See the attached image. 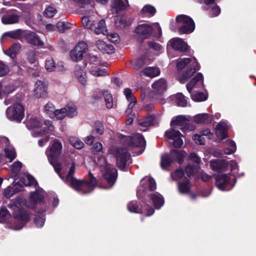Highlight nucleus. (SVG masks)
<instances>
[{
	"label": "nucleus",
	"instance_id": "a18cd8bd",
	"mask_svg": "<svg viewBox=\"0 0 256 256\" xmlns=\"http://www.w3.org/2000/svg\"><path fill=\"white\" fill-rule=\"evenodd\" d=\"M55 110L56 108L52 103L48 102L44 106V112L50 118H54Z\"/></svg>",
	"mask_w": 256,
	"mask_h": 256
},
{
	"label": "nucleus",
	"instance_id": "ea45409f",
	"mask_svg": "<svg viewBox=\"0 0 256 256\" xmlns=\"http://www.w3.org/2000/svg\"><path fill=\"white\" fill-rule=\"evenodd\" d=\"M20 49V45L18 44V42L17 44H14L12 45V47L8 48L6 51L4 52V54L11 58H14L16 56L18 52H19Z\"/></svg>",
	"mask_w": 256,
	"mask_h": 256
},
{
	"label": "nucleus",
	"instance_id": "ddd939ff",
	"mask_svg": "<svg viewBox=\"0 0 256 256\" xmlns=\"http://www.w3.org/2000/svg\"><path fill=\"white\" fill-rule=\"evenodd\" d=\"M232 179L231 177H228V176L226 174H218L216 178V185L218 189L221 190H229L233 188L234 184H232L230 182V180Z\"/></svg>",
	"mask_w": 256,
	"mask_h": 256
},
{
	"label": "nucleus",
	"instance_id": "f704fd0d",
	"mask_svg": "<svg viewBox=\"0 0 256 256\" xmlns=\"http://www.w3.org/2000/svg\"><path fill=\"white\" fill-rule=\"evenodd\" d=\"M150 198L154 204V206L156 208H160L162 206L164 200L162 195L159 194H152L150 196Z\"/></svg>",
	"mask_w": 256,
	"mask_h": 256
},
{
	"label": "nucleus",
	"instance_id": "4c0bfd02",
	"mask_svg": "<svg viewBox=\"0 0 256 256\" xmlns=\"http://www.w3.org/2000/svg\"><path fill=\"white\" fill-rule=\"evenodd\" d=\"M21 182L23 183L24 186H35L38 185V183L34 178L30 175L29 174H24L22 177Z\"/></svg>",
	"mask_w": 256,
	"mask_h": 256
},
{
	"label": "nucleus",
	"instance_id": "864d4df0",
	"mask_svg": "<svg viewBox=\"0 0 256 256\" xmlns=\"http://www.w3.org/2000/svg\"><path fill=\"white\" fill-rule=\"evenodd\" d=\"M16 89V86L12 84H4L2 93L5 94L6 96H8L9 94L12 93Z\"/></svg>",
	"mask_w": 256,
	"mask_h": 256
},
{
	"label": "nucleus",
	"instance_id": "e433bc0d",
	"mask_svg": "<svg viewBox=\"0 0 256 256\" xmlns=\"http://www.w3.org/2000/svg\"><path fill=\"white\" fill-rule=\"evenodd\" d=\"M227 163L225 160H214L210 162V167L215 170H222L226 168Z\"/></svg>",
	"mask_w": 256,
	"mask_h": 256
},
{
	"label": "nucleus",
	"instance_id": "680f3d73",
	"mask_svg": "<svg viewBox=\"0 0 256 256\" xmlns=\"http://www.w3.org/2000/svg\"><path fill=\"white\" fill-rule=\"evenodd\" d=\"M142 12L143 14L147 16L154 15L156 12V9L152 6L150 5H146L144 6L142 10Z\"/></svg>",
	"mask_w": 256,
	"mask_h": 256
},
{
	"label": "nucleus",
	"instance_id": "bf43d9fd",
	"mask_svg": "<svg viewBox=\"0 0 256 256\" xmlns=\"http://www.w3.org/2000/svg\"><path fill=\"white\" fill-rule=\"evenodd\" d=\"M22 164L20 162L16 161L11 166V172L14 176H16L21 170Z\"/></svg>",
	"mask_w": 256,
	"mask_h": 256
},
{
	"label": "nucleus",
	"instance_id": "a878e982",
	"mask_svg": "<svg viewBox=\"0 0 256 256\" xmlns=\"http://www.w3.org/2000/svg\"><path fill=\"white\" fill-rule=\"evenodd\" d=\"M96 46L104 54H112L114 51V46L110 44H106V42L100 40H98L96 42Z\"/></svg>",
	"mask_w": 256,
	"mask_h": 256
},
{
	"label": "nucleus",
	"instance_id": "cd10ccee",
	"mask_svg": "<svg viewBox=\"0 0 256 256\" xmlns=\"http://www.w3.org/2000/svg\"><path fill=\"white\" fill-rule=\"evenodd\" d=\"M102 66H96L94 68L90 69V74L96 76L108 75V72L106 69L107 64L106 62H102Z\"/></svg>",
	"mask_w": 256,
	"mask_h": 256
},
{
	"label": "nucleus",
	"instance_id": "6e6552de",
	"mask_svg": "<svg viewBox=\"0 0 256 256\" xmlns=\"http://www.w3.org/2000/svg\"><path fill=\"white\" fill-rule=\"evenodd\" d=\"M96 162L99 166L106 168L104 176L108 184L111 186H113L116 180L117 170L116 168L108 166L107 164L106 158L104 156L98 158Z\"/></svg>",
	"mask_w": 256,
	"mask_h": 256
},
{
	"label": "nucleus",
	"instance_id": "7c9ffc66",
	"mask_svg": "<svg viewBox=\"0 0 256 256\" xmlns=\"http://www.w3.org/2000/svg\"><path fill=\"white\" fill-rule=\"evenodd\" d=\"M212 116L206 113L196 114L193 118L194 121L198 124H208L212 121Z\"/></svg>",
	"mask_w": 256,
	"mask_h": 256
},
{
	"label": "nucleus",
	"instance_id": "13d9d810",
	"mask_svg": "<svg viewBox=\"0 0 256 256\" xmlns=\"http://www.w3.org/2000/svg\"><path fill=\"white\" fill-rule=\"evenodd\" d=\"M209 13L212 16H216L220 12V9L218 6L213 4L208 8Z\"/></svg>",
	"mask_w": 256,
	"mask_h": 256
},
{
	"label": "nucleus",
	"instance_id": "c9c22d12",
	"mask_svg": "<svg viewBox=\"0 0 256 256\" xmlns=\"http://www.w3.org/2000/svg\"><path fill=\"white\" fill-rule=\"evenodd\" d=\"M2 22L4 24H12L18 22L19 16L16 14H6L1 18Z\"/></svg>",
	"mask_w": 256,
	"mask_h": 256
},
{
	"label": "nucleus",
	"instance_id": "4468645a",
	"mask_svg": "<svg viewBox=\"0 0 256 256\" xmlns=\"http://www.w3.org/2000/svg\"><path fill=\"white\" fill-rule=\"evenodd\" d=\"M1 143L5 146L4 152L6 158L9 159V162H12L16 156V152L12 146L10 145L9 140L6 137L0 138Z\"/></svg>",
	"mask_w": 256,
	"mask_h": 256
},
{
	"label": "nucleus",
	"instance_id": "0e129e2a",
	"mask_svg": "<svg viewBox=\"0 0 256 256\" xmlns=\"http://www.w3.org/2000/svg\"><path fill=\"white\" fill-rule=\"evenodd\" d=\"M56 12L57 10L54 8L52 7V6H49V7L45 10L44 14L46 16L52 18Z\"/></svg>",
	"mask_w": 256,
	"mask_h": 256
},
{
	"label": "nucleus",
	"instance_id": "1a4fd4ad",
	"mask_svg": "<svg viewBox=\"0 0 256 256\" xmlns=\"http://www.w3.org/2000/svg\"><path fill=\"white\" fill-rule=\"evenodd\" d=\"M186 154V152L182 150H172L170 154H162L160 162L162 168H164L169 166L174 159L178 160V162H180Z\"/></svg>",
	"mask_w": 256,
	"mask_h": 256
},
{
	"label": "nucleus",
	"instance_id": "aec40b11",
	"mask_svg": "<svg viewBox=\"0 0 256 256\" xmlns=\"http://www.w3.org/2000/svg\"><path fill=\"white\" fill-rule=\"evenodd\" d=\"M94 12L92 11H88L86 12L85 16L82 18V26L87 28L90 30L94 29L95 20Z\"/></svg>",
	"mask_w": 256,
	"mask_h": 256
},
{
	"label": "nucleus",
	"instance_id": "5701e85b",
	"mask_svg": "<svg viewBox=\"0 0 256 256\" xmlns=\"http://www.w3.org/2000/svg\"><path fill=\"white\" fill-rule=\"evenodd\" d=\"M152 87L154 93L157 94H161L166 90L167 84L164 79L160 78L154 82L152 85Z\"/></svg>",
	"mask_w": 256,
	"mask_h": 256
},
{
	"label": "nucleus",
	"instance_id": "052dcab7",
	"mask_svg": "<svg viewBox=\"0 0 256 256\" xmlns=\"http://www.w3.org/2000/svg\"><path fill=\"white\" fill-rule=\"evenodd\" d=\"M66 108L64 107L60 109H56L55 112L54 114V118L57 120H62L66 116Z\"/></svg>",
	"mask_w": 256,
	"mask_h": 256
},
{
	"label": "nucleus",
	"instance_id": "423d86ee",
	"mask_svg": "<svg viewBox=\"0 0 256 256\" xmlns=\"http://www.w3.org/2000/svg\"><path fill=\"white\" fill-rule=\"evenodd\" d=\"M6 116L10 120L20 122L24 116V107L20 103L14 104L6 110Z\"/></svg>",
	"mask_w": 256,
	"mask_h": 256
},
{
	"label": "nucleus",
	"instance_id": "6e6d98bb",
	"mask_svg": "<svg viewBox=\"0 0 256 256\" xmlns=\"http://www.w3.org/2000/svg\"><path fill=\"white\" fill-rule=\"evenodd\" d=\"M153 121V118H152V116H149V117H146L143 119H140L138 124L140 126L145 128L152 124Z\"/></svg>",
	"mask_w": 256,
	"mask_h": 256
},
{
	"label": "nucleus",
	"instance_id": "79ce46f5",
	"mask_svg": "<svg viewBox=\"0 0 256 256\" xmlns=\"http://www.w3.org/2000/svg\"><path fill=\"white\" fill-rule=\"evenodd\" d=\"M178 187L180 194H186L190 192V184L188 180L184 182L178 183Z\"/></svg>",
	"mask_w": 256,
	"mask_h": 256
},
{
	"label": "nucleus",
	"instance_id": "c03bdc74",
	"mask_svg": "<svg viewBox=\"0 0 256 256\" xmlns=\"http://www.w3.org/2000/svg\"><path fill=\"white\" fill-rule=\"evenodd\" d=\"M66 108V116L70 118H73L78 114V110L74 105H67L64 106Z\"/></svg>",
	"mask_w": 256,
	"mask_h": 256
},
{
	"label": "nucleus",
	"instance_id": "774afa93",
	"mask_svg": "<svg viewBox=\"0 0 256 256\" xmlns=\"http://www.w3.org/2000/svg\"><path fill=\"white\" fill-rule=\"evenodd\" d=\"M94 130L97 134H102L104 133V124L100 122H96L94 123Z\"/></svg>",
	"mask_w": 256,
	"mask_h": 256
},
{
	"label": "nucleus",
	"instance_id": "412c9836",
	"mask_svg": "<svg viewBox=\"0 0 256 256\" xmlns=\"http://www.w3.org/2000/svg\"><path fill=\"white\" fill-rule=\"evenodd\" d=\"M128 6V0H112L111 10L113 14H117L124 10Z\"/></svg>",
	"mask_w": 256,
	"mask_h": 256
},
{
	"label": "nucleus",
	"instance_id": "69168bd1",
	"mask_svg": "<svg viewBox=\"0 0 256 256\" xmlns=\"http://www.w3.org/2000/svg\"><path fill=\"white\" fill-rule=\"evenodd\" d=\"M192 139L197 144H199L200 145H204L206 142V139L201 134H196L192 137Z\"/></svg>",
	"mask_w": 256,
	"mask_h": 256
},
{
	"label": "nucleus",
	"instance_id": "8fccbe9b",
	"mask_svg": "<svg viewBox=\"0 0 256 256\" xmlns=\"http://www.w3.org/2000/svg\"><path fill=\"white\" fill-rule=\"evenodd\" d=\"M56 64L52 58H48L46 60L45 68L49 72H54Z\"/></svg>",
	"mask_w": 256,
	"mask_h": 256
},
{
	"label": "nucleus",
	"instance_id": "de8ad7c7",
	"mask_svg": "<svg viewBox=\"0 0 256 256\" xmlns=\"http://www.w3.org/2000/svg\"><path fill=\"white\" fill-rule=\"evenodd\" d=\"M89 62L92 65L90 69L95 68L96 66H100L102 64L100 58L97 55H90Z\"/></svg>",
	"mask_w": 256,
	"mask_h": 256
},
{
	"label": "nucleus",
	"instance_id": "39448f33",
	"mask_svg": "<svg viewBox=\"0 0 256 256\" xmlns=\"http://www.w3.org/2000/svg\"><path fill=\"white\" fill-rule=\"evenodd\" d=\"M108 154L116 156L118 168L121 170H125L126 163L130 158L127 148H123L120 146L116 148L114 146L109 150Z\"/></svg>",
	"mask_w": 256,
	"mask_h": 256
},
{
	"label": "nucleus",
	"instance_id": "c85d7f7f",
	"mask_svg": "<svg viewBox=\"0 0 256 256\" xmlns=\"http://www.w3.org/2000/svg\"><path fill=\"white\" fill-rule=\"evenodd\" d=\"M75 76L78 80L82 84H86L87 82V78L86 70L83 66H76L74 70Z\"/></svg>",
	"mask_w": 256,
	"mask_h": 256
},
{
	"label": "nucleus",
	"instance_id": "58836bf2",
	"mask_svg": "<svg viewBox=\"0 0 256 256\" xmlns=\"http://www.w3.org/2000/svg\"><path fill=\"white\" fill-rule=\"evenodd\" d=\"M104 99L106 103V106L108 108L114 107V100L111 93L108 90H104Z\"/></svg>",
	"mask_w": 256,
	"mask_h": 256
},
{
	"label": "nucleus",
	"instance_id": "f8f14e48",
	"mask_svg": "<svg viewBox=\"0 0 256 256\" xmlns=\"http://www.w3.org/2000/svg\"><path fill=\"white\" fill-rule=\"evenodd\" d=\"M88 50V46L85 42H80L70 52V58L72 60L78 62L83 58V54Z\"/></svg>",
	"mask_w": 256,
	"mask_h": 256
},
{
	"label": "nucleus",
	"instance_id": "f257e3e1",
	"mask_svg": "<svg viewBox=\"0 0 256 256\" xmlns=\"http://www.w3.org/2000/svg\"><path fill=\"white\" fill-rule=\"evenodd\" d=\"M62 149V143L60 140L56 139L54 140L51 146H48L46 152L50 163L52 164L56 172L64 180L65 182L72 186L76 190L84 194H88V192L92 191L96 184L95 178L90 172L89 173V176L90 180L88 182L74 178L73 176V174L75 171L74 163L71 164L69 172L66 178H64L61 176L60 170L62 168V165L58 162L54 161V158H58L60 155Z\"/></svg>",
	"mask_w": 256,
	"mask_h": 256
},
{
	"label": "nucleus",
	"instance_id": "dca6fc26",
	"mask_svg": "<svg viewBox=\"0 0 256 256\" xmlns=\"http://www.w3.org/2000/svg\"><path fill=\"white\" fill-rule=\"evenodd\" d=\"M44 199V192L42 189L31 192L29 196L28 206L33 208L36 204H42Z\"/></svg>",
	"mask_w": 256,
	"mask_h": 256
},
{
	"label": "nucleus",
	"instance_id": "9d476101",
	"mask_svg": "<svg viewBox=\"0 0 256 256\" xmlns=\"http://www.w3.org/2000/svg\"><path fill=\"white\" fill-rule=\"evenodd\" d=\"M122 142L125 145H128V147H140L142 153L144 149L146 142L142 134H136L133 136H124Z\"/></svg>",
	"mask_w": 256,
	"mask_h": 256
},
{
	"label": "nucleus",
	"instance_id": "473e14b6",
	"mask_svg": "<svg viewBox=\"0 0 256 256\" xmlns=\"http://www.w3.org/2000/svg\"><path fill=\"white\" fill-rule=\"evenodd\" d=\"M160 73V70L158 67H146L142 70L140 74L149 76L150 78H154L158 76Z\"/></svg>",
	"mask_w": 256,
	"mask_h": 256
},
{
	"label": "nucleus",
	"instance_id": "f03ea898",
	"mask_svg": "<svg viewBox=\"0 0 256 256\" xmlns=\"http://www.w3.org/2000/svg\"><path fill=\"white\" fill-rule=\"evenodd\" d=\"M26 126L29 130H34L32 134L34 137L44 136L54 130L52 122L50 120H44L40 116L28 114L24 122Z\"/></svg>",
	"mask_w": 256,
	"mask_h": 256
},
{
	"label": "nucleus",
	"instance_id": "e2e57ef3",
	"mask_svg": "<svg viewBox=\"0 0 256 256\" xmlns=\"http://www.w3.org/2000/svg\"><path fill=\"white\" fill-rule=\"evenodd\" d=\"M198 169L196 165L194 166H190V164L188 165L186 168V172L188 176L190 177L196 173L198 172Z\"/></svg>",
	"mask_w": 256,
	"mask_h": 256
},
{
	"label": "nucleus",
	"instance_id": "20e7f679",
	"mask_svg": "<svg viewBox=\"0 0 256 256\" xmlns=\"http://www.w3.org/2000/svg\"><path fill=\"white\" fill-rule=\"evenodd\" d=\"M18 202H17L16 203H10L8 204V206L12 210H14L16 213L14 214V218H12L13 224L11 226V228L13 230H18L24 227L26 222L30 220V216L27 213H23L20 208L18 206Z\"/></svg>",
	"mask_w": 256,
	"mask_h": 256
},
{
	"label": "nucleus",
	"instance_id": "49530a36",
	"mask_svg": "<svg viewBox=\"0 0 256 256\" xmlns=\"http://www.w3.org/2000/svg\"><path fill=\"white\" fill-rule=\"evenodd\" d=\"M94 32L96 34H102L104 35L106 34L107 31L104 20H100L98 24V26L96 28L94 27Z\"/></svg>",
	"mask_w": 256,
	"mask_h": 256
},
{
	"label": "nucleus",
	"instance_id": "4be33fe9",
	"mask_svg": "<svg viewBox=\"0 0 256 256\" xmlns=\"http://www.w3.org/2000/svg\"><path fill=\"white\" fill-rule=\"evenodd\" d=\"M170 43L172 48L180 52H186L188 48L186 42L180 38H172L170 40Z\"/></svg>",
	"mask_w": 256,
	"mask_h": 256
},
{
	"label": "nucleus",
	"instance_id": "3c124183",
	"mask_svg": "<svg viewBox=\"0 0 256 256\" xmlns=\"http://www.w3.org/2000/svg\"><path fill=\"white\" fill-rule=\"evenodd\" d=\"M70 142L72 146L78 149L83 148L84 146V143L77 137H70Z\"/></svg>",
	"mask_w": 256,
	"mask_h": 256
},
{
	"label": "nucleus",
	"instance_id": "338daca9",
	"mask_svg": "<svg viewBox=\"0 0 256 256\" xmlns=\"http://www.w3.org/2000/svg\"><path fill=\"white\" fill-rule=\"evenodd\" d=\"M184 174V172L183 170L178 169L171 174V176L172 179L174 180H178V179H180Z\"/></svg>",
	"mask_w": 256,
	"mask_h": 256
},
{
	"label": "nucleus",
	"instance_id": "393cba45",
	"mask_svg": "<svg viewBox=\"0 0 256 256\" xmlns=\"http://www.w3.org/2000/svg\"><path fill=\"white\" fill-rule=\"evenodd\" d=\"M26 36V40L31 44L37 47L42 48L44 45V42L36 33L34 32H30Z\"/></svg>",
	"mask_w": 256,
	"mask_h": 256
},
{
	"label": "nucleus",
	"instance_id": "6ab92c4d",
	"mask_svg": "<svg viewBox=\"0 0 256 256\" xmlns=\"http://www.w3.org/2000/svg\"><path fill=\"white\" fill-rule=\"evenodd\" d=\"M128 208L129 211L131 212L134 213H144L146 216H150L154 212V210L152 207H149L148 209H144L141 210L136 205V202L132 201L130 202L128 204Z\"/></svg>",
	"mask_w": 256,
	"mask_h": 256
},
{
	"label": "nucleus",
	"instance_id": "09e8293b",
	"mask_svg": "<svg viewBox=\"0 0 256 256\" xmlns=\"http://www.w3.org/2000/svg\"><path fill=\"white\" fill-rule=\"evenodd\" d=\"M226 144L230 148H227L225 150L224 152V154H231L236 151V143L234 141L230 140H226Z\"/></svg>",
	"mask_w": 256,
	"mask_h": 256
},
{
	"label": "nucleus",
	"instance_id": "37998d69",
	"mask_svg": "<svg viewBox=\"0 0 256 256\" xmlns=\"http://www.w3.org/2000/svg\"><path fill=\"white\" fill-rule=\"evenodd\" d=\"M188 118H186V116H178L176 118H172L170 122V126H182L185 124L186 120H188Z\"/></svg>",
	"mask_w": 256,
	"mask_h": 256
},
{
	"label": "nucleus",
	"instance_id": "2f4dec72",
	"mask_svg": "<svg viewBox=\"0 0 256 256\" xmlns=\"http://www.w3.org/2000/svg\"><path fill=\"white\" fill-rule=\"evenodd\" d=\"M25 35L26 32L24 30L18 29L4 33L1 38H3L4 37L8 36L12 38L19 39L22 38V37L24 36Z\"/></svg>",
	"mask_w": 256,
	"mask_h": 256
},
{
	"label": "nucleus",
	"instance_id": "9b49d317",
	"mask_svg": "<svg viewBox=\"0 0 256 256\" xmlns=\"http://www.w3.org/2000/svg\"><path fill=\"white\" fill-rule=\"evenodd\" d=\"M156 188V183L154 179L150 176L144 177V178L141 180L140 185L137 190V195L138 197H142L148 188L150 190L153 191Z\"/></svg>",
	"mask_w": 256,
	"mask_h": 256
},
{
	"label": "nucleus",
	"instance_id": "f3484780",
	"mask_svg": "<svg viewBox=\"0 0 256 256\" xmlns=\"http://www.w3.org/2000/svg\"><path fill=\"white\" fill-rule=\"evenodd\" d=\"M48 94V84L46 82L38 80L34 87V96L39 98L46 96Z\"/></svg>",
	"mask_w": 256,
	"mask_h": 256
},
{
	"label": "nucleus",
	"instance_id": "72a5a7b5",
	"mask_svg": "<svg viewBox=\"0 0 256 256\" xmlns=\"http://www.w3.org/2000/svg\"><path fill=\"white\" fill-rule=\"evenodd\" d=\"M171 98L174 102L176 104L177 106H187V100L182 94L178 93L172 96Z\"/></svg>",
	"mask_w": 256,
	"mask_h": 256
},
{
	"label": "nucleus",
	"instance_id": "a19ab883",
	"mask_svg": "<svg viewBox=\"0 0 256 256\" xmlns=\"http://www.w3.org/2000/svg\"><path fill=\"white\" fill-rule=\"evenodd\" d=\"M21 184L20 183H16L13 187H8L4 191V194L6 198H10L16 192L21 190Z\"/></svg>",
	"mask_w": 256,
	"mask_h": 256
},
{
	"label": "nucleus",
	"instance_id": "b1692460",
	"mask_svg": "<svg viewBox=\"0 0 256 256\" xmlns=\"http://www.w3.org/2000/svg\"><path fill=\"white\" fill-rule=\"evenodd\" d=\"M204 82L203 75L200 72L198 73L188 84L186 86L187 90L191 93V90L194 88L200 86Z\"/></svg>",
	"mask_w": 256,
	"mask_h": 256
},
{
	"label": "nucleus",
	"instance_id": "2eb2a0df",
	"mask_svg": "<svg viewBox=\"0 0 256 256\" xmlns=\"http://www.w3.org/2000/svg\"><path fill=\"white\" fill-rule=\"evenodd\" d=\"M165 134L166 136L174 141L173 145L175 147H180L183 144L182 134L180 131L172 129L166 131Z\"/></svg>",
	"mask_w": 256,
	"mask_h": 256
},
{
	"label": "nucleus",
	"instance_id": "a211bd4d",
	"mask_svg": "<svg viewBox=\"0 0 256 256\" xmlns=\"http://www.w3.org/2000/svg\"><path fill=\"white\" fill-rule=\"evenodd\" d=\"M153 28L146 24H141L136 28L134 32L144 38H147L152 35Z\"/></svg>",
	"mask_w": 256,
	"mask_h": 256
},
{
	"label": "nucleus",
	"instance_id": "603ef678",
	"mask_svg": "<svg viewBox=\"0 0 256 256\" xmlns=\"http://www.w3.org/2000/svg\"><path fill=\"white\" fill-rule=\"evenodd\" d=\"M10 216V214L7 208L6 207H1L0 210V222H6Z\"/></svg>",
	"mask_w": 256,
	"mask_h": 256
},
{
	"label": "nucleus",
	"instance_id": "5fc2aeb1",
	"mask_svg": "<svg viewBox=\"0 0 256 256\" xmlns=\"http://www.w3.org/2000/svg\"><path fill=\"white\" fill-rule=\"evenodd\" d=\"M72 28V24L67 22H60L57 23L56 28L60 32H65L66 30L70 29Z\"/></svg>",
	"mask_w": 256,
	"mask_h": 256
},
{
	"label": "nucleus",
	"instance_id": "bb28decb",
	"mask_svg": "<svg viewBox=\"0 0 256 256\" xmlns=\"http://www.w3.org/2000/svg\"><path fill=\"white\" fill-rule=\"evenodd\" d=\"M133 20L132 18L124 16V15H118L115 18L116 26L119 28L128 26L132 24Z\"/></svg>",
	"mask_w": 256,
	"mask_h": 256
},
{
	"label": "nucleus",
	"instance_id": "c756f323",
	"mask_svg": "<svg viewBox=\"0 0 256 256\" xmlns=\"http://www.w3.org/2000/svg\"><path fill=\"white\" fill-rule=\"evenodd\" d=\"M228 126L224 122H221L216 128V134L220 140H224L227 137Z\"/></svg>",
	"mask_w": 256,
	"mask_h": 256
},
{
	"label": "nucleus",
	"instance_id": "7ed1b4c3",
	"mask_svg": "<svg viewBox=\"0 0 256 256\" xmlns=\"http://www.w3.org/2000/svg\"><path fill=\"white\" fill-rule=\"evenodd\" d=\"M176 66L178 69H182L186 66V70L179 78L180 82L182 84L187 82L200 68L199 64L194 57L180 58L176 60Z\"/></svg>",
	"mask_w": 256,
	"mask_h": 256
},
{
	"label": "nucleus",
	"instance_id": "0eeeda50",
	"mask_svg": "<svg viewBox=\"0 0 256 256\" xmlns=\"http://www.w3.org/2000/svg\"><path fill=\"white\" fill-rule=\"evenodd\" d=\"M176 20L178 25L180 26L178 31L180 34L194 32L195 28V24L190 17L185 14H180L176 16Z\"/></svg>",
	"mask_w": 256,
	"mask_h": 256
},
{
	"label": "nucleus",
	"instance_id": "4d7b16f0",
	"mask_svg": "<svg viewBox=\"0 0 256 256\" xmlns=\"http://www.w3.org/2000/svg\"><path fill=\"white\" fill-rule=\"evenodd\" d=\"M192 100L195 101H203L206 100L208 96L206 94L201 92H192L191 94Z\"/></svg>",
	"mask_w": 256,
	"mask_h": 256
}]
</instances>
